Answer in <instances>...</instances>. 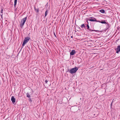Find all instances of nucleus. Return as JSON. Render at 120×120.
I'll use <instances>...</instances> for the list:
<instances>
[{"label":"nucleus","instance_id":"obj_6","mask_svg":"<svg viewBox=\"0 0 120 120\" xmlns=\"http://www.w3.org/2000/svg\"><path fill=\"white\" fill-rule=\"evenodd\" d=\"M116 52L118 53L120 51V45H118L116 49Z\"/></svg>","mask_w":120,"mask_h":120},{"label":"nucleus","instance_id":"obj_12","mask_svg":"<svg viewBox=\"0 0 120 120\" xmlns=\"http://www.w3.org/2000/svg\"><path fill=\"white\" fill-rule=\"evenodd\" d=\"M99 11L101 13H105V10L104 9H101Z\"/></svg>","mask_w":120,"mask_h":120},{"label":"nucleus","instance_id":"obj_20","mask_svg":"<svg viewBox=\"0 0 120 120\" xmlns=\"http://www.w3.org/2000/svg\"><path fill=\"white\" fill-rule=\"evenodd\" d=\"M3 15V14H0V16L1 17V18H2H2H3V17H2V15Z\"/></svg>","mask_w":120,"mask_h":120},{"label":"nucleus","instance_id":"obj_16","mask_svg":"<svg viewBox=\"0 0 120 120\" xmlns=\"http://www.w3.org/2000/svg\"><path fill=\"white\" fill-rule=\"evenodd\" d=\"M34 9H35V11H36V12H38L39 10H38V9H36L35 8H34Z\"/></svg>","mask_w":120,"mask_h":120},{"label":"nucleus","instance_id":"obj_10","mask_svg":"<svg viewBox=\"0 0 120 120\" xmlns=\"http://www.w3.org/2000/svg\"><path fill=\"white\" fill-rule=\"evenodd\" d=\"M98 22H99L101 23L102 24H106V22L104 20H102L101 21H100L98 20Z\"/></svg>","mask_w":120,"mask_h":120},{"label":"nucleus","instance_id":"obj_4","mask_svg":"<svg viewBox=\"0 0 120 120\" xmlns=\"http://www.w3.org/2000/svg\"><path fill=\"white\" fill-rule=\"evenodd\" d=\"M90 18V19L87 20L88 21L89 20L91 21H95L98 22V20H97L96 19L94 18H92V17H90V18Z\"/></svg>","mask_w":120,"mask_h":120},{"label":"nucleus","instance_id":"obj_24","mask_svg":"<svg viewBox=\"0 0 120 120\" xmlns=\"http://www.w3.org/2000/svg\"><path fill=\"white\" fill-rule=\"evenodd\" d=\"M71 38H73V36H71Z\"/></svg>","mask_w":120,"mask_h":120},{"label":"nucleus","instance_id":"obj_19","mask_svg":"<svg viewBox=\"0 0 120 120\" xmlns=\"http://www.w3.org/2000/svg\"><path fill=\"white\" fill-rule=\"evenodd\" d=\"M3 9H1V14H3Z\"/></svg>","mask_w":120,"mask_h":120},{"label":"nucleus","instance_id":"obj_14","mask_svg":"<svg viewBox=\"0 0 120 120\" xmlns=\"http://www.w3.org/2000/svg\"><path fill=\"white\" fill-rule=\"evenodd\" d=\"M81 27L82 28H85V24H82L81 26Z\"/></svg>","mask_w":120,"mask_h":120},{"label":"nucleus","instance_id":"obj_21","mask_svg":"<svg viewBox=\"0 0 120 120\" xmlns=\"http://www.w3.org/2000/svg\"><path fill=\"white\" fill-rule=\"evenodd\" d=\"M48 81L47 80H46L45 81V83H47V82H48Z\"/></svg>","mask_w":120,"mask_h":120},{"label":"nucleus","instance_id":"obj_5","mask_svg":"<svg viewBox=\"0 0 120 120\" xmlns=\"http://www.w3.org/2000/svg\"><path fill=\"white\" fill-rule=\"evenodd\" d=\"M11 101L13 104H14L15 102V99L14 96H12L11 98Z\"/></svg>","mask_w":120,"mask_h":120},{"label":"nucleus","instance_id":"obj_2","mask_svg":"<svg viewBox=\"0 0 120 120\" xmlns=\"http://www.w3.org/2000/svg\"><path fill=\"white\" fill-rule=\"evenodd\" d=\"M30 39V38L28 37H27L25 38L22 45L23 46H24L28 41Z\"/></svg>","mask_w":120,"mask_h":120},{"label":"nucleus","instance_id":"obj_23","mask_svg":"<svg viewBox=\"0 0 120 120\" xmlns=\"http://www.w3.org/2000/svg\"><path fill=\"white\" fill-rule=\"evenodd\" d=\"M54 35H55V36L56 37V35L55 34V33H54Z\"/></svg>","mask_w":120,"mask_h":120},{"label":"nucleus","instance_id":"obj_9","mask_svg":"<svg viewBox=\"0 0 120 120\" xmlns=\"http://www.w3.org/2000/svg\"><path fill=\"white\" fill-rule=\"evenodd\" d=\"M27 17H26L25 18H23L22 20V22H23L25 23V21H26V20L27 19Z\"/></svg>","mask_w":120,"mask_h":120},{"label":"nucleus","instance_id":"obj_3","mask_svg":"<svg viewBox=\"0 0 120 120\" xmlns=\"http://www.w3.org/2000/svg\"><path fill=\"white\" fill-rule=\"evenodd\" d=\"M86 21H87V23H88V24L86 26L87 27V29L88 30H89V31H88L90 32H92L93 31H96L95 30H91L90 29V26L88 25V22L87 19Z\"/></svg>","mask_w":120,"mask_h":120},{"label":"nucleus","instance_id":"obj_15","mask_svg":"<svg viewBox=\"0 0 120 120\" xmlns=\"http://www.w3.org/2000/svg\"><path fill=\"white\" fill-rule=\"evenodd\" d=\"M48 10H47L46 11H45V17H46L47 16V14H48Z\"/></svg>","mask_w":120,"mask_h":120},{"label":"nucleus","instance_id":"obj_7","mask_svg":"<svg viewBox=\"0 0 120 120\" xmlns=\"http://www.w3.org/2000/svg\"><path fill=\"white\" fill-rule=\"evenodd\" d=\"M31 94V92H28L26 94V97L28 98H30L31 97L30 95Z\"/></svg>","mask_w":120,"mask_h":120},{"label":"nucleus","instance_id":"obj_11","mask_svg":"<svg viewBox=\"0 0 120 120\" xmlns=\"http://www.w3.org/2000/svg\"><path fill=\"white\" fill-rule=\"evenodd\" d=\"M106 24H107V25L106 26V28L107 29H108L110 27V24H109L107 22H106Z\"/></svg>","mask_w":120,"mask_h":120},{"label":"nucleus","instance_id":"obj_22","mask_svg":"<svg viewBox=\"0 0 120 120\" xmlns=\"http://www.w3.org/2000/svg\"><path fill=\"white\" fill-rule=\"evenodd\" d=\"M29 101H32V100L30 98Z\"/></svg>","mask_w":120,"mask_h":120},{"label":"nucleus","instance_id":"obj_1","mask_svg":"<svg viewBox=\"0 0 120 120\" xmlns=\"http://www.w3.org/2000/svg\"><path fill=\"white\" fill-rule=\"evenodd\" d=\"M78 70V68L77 67H75L74 68H73L71 69L69 71V72L71 74L75 73Z\"/></svg>","mask_w":120,"mask_h":120},{"label":"nucleus","instance_id":"obj_8","mask_svg":"<svg viewBox=\"0 0 120 120\" xmlns=\"http://www.w3.org/2000/svg\"><path fill=\"white\" fill-rule=\"evenodd\" d=\"M76 52L75 50H72L70 52V55H74L75 53Z\"/></svg>","mask_w":120,"mask_h":120},{"label":"nucleus","instance_id":"obj_13","mask_svg":"<svg viewBox=\"0 0 120 120\" xmlns=\"http://www.w3.org/2000/svg\"><path fill=\"white\" fill-rule=\"evenodd\" d=\"M17 0H14V8H15L17 4Z\"/></svg>","mask_w":120,"mask_h":120},{"label":"nucleus","instance_id":"obj_17","mask_svg":"<svg viewBox=\"0 0 120 120\" xmlns=\"http://www.w3.org/2000/svg\"><path fill=\"white\" fill-rule=\"evenodd\" d=\"M24 23H25L22 22V23L20 24V26H21V27H22V26H23L24 25Z\"/></svg>","mask_w":120,"mask_h":120},{"label":"nucleus","instance_id":"obj_18","mask_svg":"<svg viewBox=\"0 0 120 120\" xmlns=\"http://www.w3.org/2000/svg\"><path fill=\"white\" fill-rule=\"evenodd\" d=\"M78 30H77L78 31H80L81 30V28L79 27H78Z\"/></svg>","mask_w":120,"mask_h":120}]
</instances>
